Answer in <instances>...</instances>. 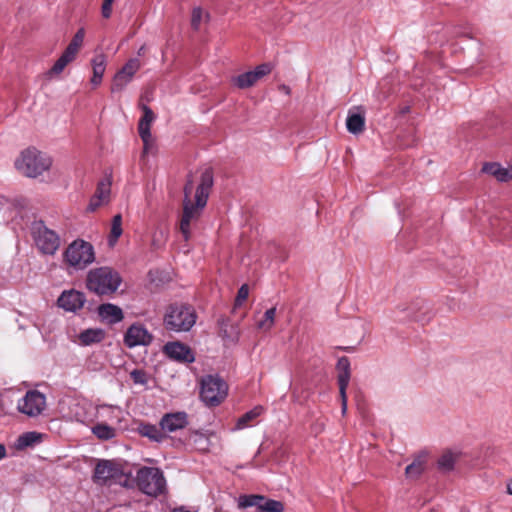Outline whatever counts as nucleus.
I'll use <instances>...</instances> for the list:
<instances>
[{
  "instance_id": "35",
  "label": "nucleus",
  "mask_w": 512,
  "mask_h": 512,
  "mask_svg": "<svg viewBox=\"0 0 512 512\" xmlns=\"http://www.w3.org/2000/svg\"><path fill=\"white\" fill-rule=\"evenodd\" d=\"M456 459L457 456L455 454L446 452L438 459V468L446 472L451 471L454 468Z\"/></svg>"
},
{
  "instance_id": "3",
  "label": "nucleus",
  "mask_w": 512,
  "mask_h": 512,
  "mask_svg": "<svg viewBox=\"0 0 512 512\" xmlns=\"http://www.w3.org/2000/svg\"><path fill=\"white\" fill-rule=\"evenodd\" d=\"M121 283L120 274L108 266L90 270L86 278L87 289L99 296L114 294Z\"/></svg>"
},
{
  "instance_id": "24",
  "label": "nucleus",
  "mask_w": 512,
  "mask_h": 512,
  "mask_svg": "<svg viewBox=\"0 0 512 512\" xmlns=\"http://www.w3.org/2000/svg\"><path fill=\"white\" fill-rule=\"evenodd\" d=\"M111 183L109 180H102L98 183L96 192L89 203V209L94 211L103 201L107 200L110 194Z\"/></svg>"
},
{
  "instance_id": "10",
  "label": "nucleus",
  "mask_w": 512,
  "mask_h": 512,
  "mask_svg": "<svg viewBox=\"0 0 512 512\" xmlns=\"http://www.w3.org/2000/svg\"><path fill=\"white\" fill-rule=\"evenodd\" d=\"M272 65L263 63L258 65L253 71L242 73L232 78V84L239 89H247L254 86L261 78L270 74Z\"/></svg>"
},
{
  "instance_id": "26",
  "label": "nucleus",
  "mask_w": 512,
  "mask_h": 512,
  "mask_svg": "<svg viewBox=\"0 0 512 512\" xmlns=\"http://www.w3.org/2000/svg\"><path fill=\"white\" fill-rule=\"evenodd\" d=\"M106 334L101 328H89L79 334V341L84 346L100 343L104 340Z\"/></svg>"
},
{
  "instance_id": "19",
  "label": "nucleus",
  "mask_w": 512,
  "mask_h": 512,
  "mask_svg": "<svg viewBox=\"0 0 512 512\" xmlns=\"http://www.w3.org/2000/svg\"><path fill=\"white\" fill-rule=\"evenodd\" d=\"M188 424V414L184 411L166 413L162 416L159 422V426L162 427V430L166 435L167 433L184 429Z\"/></svg>"
},
{
  "instance_id": "44",
  "label": "nucleus",
  "mask_w": 512,
  "mask_h": 512,
  "mask_svg": "<svg viewBox=\"0 0 512 512\" xmlns=\"http://www.w3.org/2000/svg\"><path fill=\"white\" fill-rule=\"evenodd\" d=\"M78 52H79L78 49L68 45L66 47V49L63 51V53L61 54V56H63L65 59H67V61H69L71 63L76 58Z\"/></svg>"
},
{
  "instance_id": "46",
  "label": "nucleus",
  "mask_w": 512,
  "mask_h": 512,
  "mask_svg": "<svg viewBox=\"0 0 512 512\" xmlns=\"http://www.w3.org/2000/svg\"><path fill=\"white\" fill-rule=\"evenodd\" d=\"M192 187H193V181H192V179H189L187 181V183L185 184L184 189H183V191H184V199H183V201H191L190 200V195H191V192H192Z\"/></svg>"
},
{
  "instance_id": "8",
  "label": "nucleus",
  "mask_w": 512,
  "mask_h": 512,
  "mask_svg": "<svg viewBox=\"0 0 512 512\" xmlns=\"http://www.w3.org/2000/svg\"><path fill=\"white\" fill-rule=\"evenodd\" d=\"M64 259L70 266L83 269L94 262V248L89 242L75 240L66 248Z\"/></svg>"
},
{
  "instance_id": "2",
  "label": "nucleus",
  "mask_w": 512,
  "mask_h": 512,
  "mask_svg": "<svg viewBox=\"0 0 512 512\" xmlns=\"http://www.w3.org/2000/svg\"><path fill=\"white\" fill-rule=\"evenodd\" d=\"M197 314L194 307L187 303H172L167 306L163 326L167 331L188 332L195 325Z\"/></svg>"
},
{
  "instance_id": "16",
  "label": "nucleus",
  "mask_w": 512,
  "mask_h": 512,
  "mask_svg": "<svg viewBox=\"0 0 512 512\" xmlns=\"http://www.w3.org/2000/svg\"><path fill=\"white\" fill-rule=\"evenodd\" d=\"M164 352L170 359L180 363L189 364L195 361L194 351L188 345L179 341L166 343Z\"/></svg>"
},
{
  "instance_id": "25",
  "label": "nucleus",
  "mask_w": 512,
  "mask_h": 512,
  "mask_svg": "<svg viewBox=\"0 0 512 512\" xmlns=\"http://www.w3.org/2000/svg\"><path fill=\"white\" fill-rule=\"evenodd\" d=\"M336 369L338 371L337 382L339 388H347L351 377L349 358L346 356L340 357L337 361Z\"/></svg>"
},
{
  "instance_id": "12",
  "label": "nucleus",
  "mask_w": 512,
  "mask_h": 512,
  "mask_svg": "<svg viewBox=\"0 0 512 512\" xmlns=\"http://www.w3.org/2000/svg\"><path fill=\"white\" fill-rule=\"evenodd\" d=\"M141 62L138 58L129 59L125 65L115 74L111 85L112 92L122 91L140 69Z\"/></svg>"
},
{
  "instance_id": "14",
  "label": "nucleus",
  "mask_w": 512,
  "mask_h": 512,
  "mask_svg": "<svg viewBox=\"0 0 512 512\" xmlns=\"http://www.w3.org/2000/svg\"><path fill=\"white\" fill-rule=\"evenodd\" d=\"M143 115L138 123L139 136L143 142V152L148 153L153 146V138L151 135V124L155 120V114L152 109L143 104L141 106Z\"/></svg>"
},
{
  "instance_id": "11",
  "label": "nucleus",
  "mask_w": 512,
  "mask_h": 512,
  "mask_svg": "<svg viewBox=\"0 0 512 512\" xmlns=\"http://www.w3.org/2000/svg\"><path fill=\"white\" fill-rule=\"evenodd\" d=\"M173 446L176 448L185 446L191 450L206 453L210 449V439L208 435L202 432L190 431L183 439L179 438L177 440H173Z\"/></svg>"
},
{
  "instance_id": "51",
  "label": "nucleus",
  "mask_w": 512,
  "mask_h": 512,
  "mask_svg": "<svg viewBox=\"0 0 512 512\" xmlns=\"http://www.w3.org/2000/svg\"><path fill=\"white\" fill-rule=\"evenodd\" d=\"M504 236H505V237H509V236H510V234H509V233H504Z\"/></svg>"
},
{
  "instance_id": "36",
  "label": "nucleus",
  "mask_w": 512,
  "mask_h": 512,
  "mask_svg": "<svg viewBox=\"0 0 512 512\" xmlns=\"http://www.w3.org/2000/svg\"><path fill=\"white\" fill-rule=\"evenodd\" d=\"M276 315V308L272 307L264 313V319L259 321L258 327L261 329L268 330L270 329L274 324V318Z\"/></svg>"
},
{
  "instance_id": "21",
  "label": "nucleus",
  "mask_w": 512,
  "mask_h": 512,
  "mask_svg": "<svg viewBox=\"0 0 512 512\" xmlns=\"http://www.w3.org/2000/svg\"><path fill=\"white\" fill-rule=\"evenodd\" d=\"M137 431L141 436L147 437L149 440L157 443L163 442L168 437V435L163 432L162 427H157L154 424L146 422L140 423Z\"/></svg>"
},
{
  "instance_id": "34",
  "label": "nucleus",
  "mask_w": 512,
  "mask_h": 512,
  "mask_svg": "<svg viewBox=\"0 0 512 512\" xmlns=\"http://www.w3.org/2000/svg\"><path fill=\"white\" fill-rule=\"evenodd\" d=\"M40 439V434L36 432H26L20 435L16 441L17 449H24L26 447L32 446Z\"/></svg>"
},
{
  "instance_id": "9",
  "label": "nucleus",
  "mask_w": 512,
  "mask_h": 512,
  "mask_svg": "<svg viewBox=\"0 0 512 512\" xmlns=\"http://www.w3.org/2000/svg\"><path fill=\"white\" fill-rule=\"evenodd\" d=\"M239 507H255V512H283L284 503L279 500L270 499L264 495L251 494L239 497Z\"/></svg>"
},
{
  "instance_id": "39",
  "label": "nucleus",
  "mask_w": 512,
  "mask_h": 512,
  "mask_svg": "<svg viewBox=\"0 0 512 512\" xmlns=\"http://www.w3.org/2000/svg\"><path fill=\"white\" fill-rule=\"evenodd\" d=\"M70 62L67 61L63 56H60L58 60L54 63L52 68L49 70L50 75H58L60 74L64 68L69 64Z\"/></svg>"
},
{
  "instance_id": "33",
  "label": "nucleus",
  "mask_w": 512,
  "mask_h": 512,
  "mask_svg": "<svg viewBox=\"0 0 512 512\" xmlns=\"http://www.w3.org/2000/svg\"><path fill=\"white\" fill-rule=\"evenodd\" d=\"M122 232V216L121 214H116L112 219L111 230L108 239L109 244L114 245L122 235Z\"/></svg>"
},
{
  "instance_id": "49",
  "label": "nucleus",
  "mask_w": 512,
  "mask_h": 512,
  "mask_svg": "<svg viewBox=\"0 0 512 512\" xmlns=\"http://www.w3.org/2000/svg\"><path fill=\"white\" fill-rule=\"evenodd\" d=\"M145 51H146V46H145V45H142V46L138 49L137 54H138L139 56H142V55H144V54H145Z\"/></svg>"
},
{
  "instance_id": "4",
  "label": "nucleus",
  "mask_w": 512,
  "mask_h": 512,
  "mask_svg": "<svg viewBox=\"0 0 512 512\" xmlns=\"http://www.w3.org/2000/svg\"><path fill=\"white\" fill-rule=\"evenodd\" d=\"M136 483L138 489L150 497L157 498L166 491L164 474L156 467L140 468L137 471Z\"/></svg>"
},
{
  "instance_id": "1",
  "label": "nucleus",
  "mask_w": 512,
  "mask_h": 512,
  "mask_svg": "<svg viewBox=\"0 0 512 512\" xmlns=\"http://www.w3.org/2000/svg\"><path fill=\"white\" fill-rule=\"evenodd\" d=\"M213 183V171L211 168H207L202 172L200 183L196 188L195 205L191 201H183V213L180 219L179 230L185 241H188L191 237V222L200 217L201 211L207 204Z\"/></svg>"
},
{
  "instance_id": "28",
  "label": "nucleus",
  "mask_w": 512,
  "mask_h": 512,
  "mask_svg": "<svg viewBox=\"0 0 512 512\" xmlns=\"http://www.w3.org/2000/svg\"><path fill=\"white\" fill-rule=\"evenodd\" d=\"M92 433L102 441H108L116 437L117 430L107 423H97L92 427Z\"/></svg>"
},
{
  "instance_id": "7",
  "label": "nucleus",
  "mask_w": 512,
  "mask_h": 512,
  "mask_svg": "<svg viewBox=\"0 0 512 512\" xmlns=\"http://www.w3.org/2000/svg\"><path fill=\"white\" fill-rule=\"evenodd\" d=\"M32 239L42 254L54 255L60 247V237L52 229L48 228L44 221L37 220L31 223Z\"/></svg>"
},
{
  "instance_id": "27",
  "label": "nucleus",
  "mask_w": 512,
  "mask_h": 512,
  "mask_svg": "<svg viewBox=\"0 0 512 512\" xmlns=\"http://www.w3.org/2000/svg\"><path fill=\"white\" fill-rule=\"evenodd\" d=\"M347 130L354 134H360L365 128V117L363 113L349 112L346 119Z\"/></svg>"
},
{
  "instance_id": "32",
  "label": "nucleus",
  "mask_w": 512,
  "mask_h": 512,
  "mask_svg": "<svg viewBox=\"0 0 512 512\" xmlns=\"http://www.w3.org/2000/svg\"><path fill=\"white\" fill-rule=\"evenodd\" d=\"M217 325L219 328V336L224 340H233L235 336L234 327L229 324V319L227 317L221 316L217 320Z\"/></svg>"
},
{
  "instance_id": "22",
  "label": "nucleus",
  "mask_w": 512,
  "mask_h": 512,
  "mask_svg": "<svg viewBox=\"0 0 512 512\" xmlns=\"http://www.w3.org/2000/svg\"><path fill=\"white\" fill-rule=\"evenodd\" d=\"M482 172L495 177L501 182H507L512 179V169L504 168L496 162L485 163L482 167Z\"/></svg>"
},
{
  "instance_id": "6",
  "label": "nucleus",
  "mask_w": 512,
  "mask_h": 512,
  "mask_svg": "<svg viewBox=\"0 0 512 512\" xmlns=\"http://www.w3.org/2000/svg\"><path fill=\"white\" fill-rule=\"evenodd\" d=\"M228 394L227 383L218 375H206L201 379L200 398L208 407L220 405Z\"/></svg>"
},
{
  "instance_id": "13",
  "label": "nucleus",
  "mask_w": 512,
  "mask_h": 512,
  "mask_svg": "<svg viewBox=\"0 0 512 512\" xmlns=\"http://www.w3.org/2000/svg\"><path fill=\"white\" fill-rule=\"evenodd\" d=\"M152 341L153 335L141 323L132 324L124 335V344L129 348L148 346Z\"/></svg>"
},
{
  "instance_id": "29",
  "label": "nucleus",
  "mask_w": 512,
  "mask_h": 512,
  "mask_svg": "<svg viewBox=\"0 0 512 512\" xmlns=\"http://www.w3.org/2000/svg\"><path fill=\"white\" fill-rule=\"evenodd\" d=\"M424 303L422 301H416L411 303L407 308L403 309V311H407V317L418 322H423L426 320V311L424 309Z\"/></svg>"
},
{
  "instance_id": "5",
  "label": "nucleus",
  "mask_w": 512,
  "mask_h": 512,
  "mask_svg": "<svg viewBox=\"0 0 512 512\" xmlns=\"http://www.w3.org/2000/svg\"><path fill=\"white\" fill-rule=\"evenodd\" d=\"M52 162L49 157L35 148H28L16 160V168L27 177L35 178L47 171Z\"/></svg>"
},
{
  "instance_id": "42",
  "label": "nucleus",
  "mask_w": 512,
  "mask_h": 512,
  "mask_svg": "<svg viewBox=\"0 0 512 512\" xmlns=\"http://www.w3.org/2000/svg\"><path fill=\"white\" fill-rule=\"evenodd\" d=\"M84 37H85V30L84 28H80L78 29V31L75 33V35L73 36L71 42L68 44L76 49H80L82 44H83V41H84Z\"/></svg>"
},
{
  "instance_id": "15",
  "label": "nucleus",
  "mask_w": 512,
  "mask_h": 512,
  "mask_svg": "<svg viewBox=\"0 0 512 512\" xmlns=\"http://www.w3.org/2000/svg\"><path fill=\"white\" fill-rule=\"evenodd\" d=\"M44 407L45 397L37 390L28 391L18 404L19 411L28 416L39 415Z\"/></svg>"
},
{
  "instance_id": "45",
  "label": "nucleus",
  "mask_w": 512,
  "mask_h": 512,
  "mask_svg": "<svg viewBox=\"0 0 512 512\" xmlns=\"http://www.w3.org/2000/svg\"><path fill=\"white\" fill-rule=\"evenodd\" d=\"M347 388H339V394L341 398V408L342 413L345 414L347 410V394H346Z\"/></svg>"
},
{
  "instance_id": "50",
  "label": "nucleus",
  "mask_w": 512,
  "mask_h": 512,
  "mask_svg": "<svg viewBox=\"0 0 512 512\" xmlns=\"http://www.w3.org/2000/svg\"><path fill=\"white\" fill-rule=\"evenodd\" d=\"M507 493L512 495V480L507 483Z\"/></svg>"
},
{
  "instance_id": "40",
  "label": "nucleus",
  "mask_w": 512,
  "mask_h": 512,
  "mask_svg": "<svg viewBox=\"0 0 512 512\" xmlns=\"http://www.w3.org/2000/svg\"><path fill=\"white\" fill-rule=\"evenodd\" d=\"M70 62L67 61L63 56H60L58 60L54 63L52 68L49 70L50 75H58L60 74L64 68L69 64Z\"/></svg>"
},
{
  "instance_id": "18",
  "label": "nucleus",
  "mask_w": 512,
  "mask_h": 512,
  "mask_svg": "<svg viewBox=\"0 0 512 512\" xmlns=\"http://www.w3.org/2000/svg\"><path fill=\"white\" fill-rule=\"evenodd\" d=\"M85 302V294L74 289L63 291L57 299V305L68 312H77Z\"/></svg>"
},
{
  "instance_id": "43",
  "label": "nucleus",
  "mask_w": 512,
  "mask_h": 512,
  "mask_svg": "<svg viewBox=\"0 0 512 512\" xmlns=\"http://www.w3.org/2000/svg\"><path fill=\"white\" fill-rule=\"evenodd\" d=\"M114 0H103L101 13L103 18L108 19L112 14V4Z\"/></svg>"
},
{
  "instance_id": "31",
  "label": "nucleus",
  "mask_w": 512,
  "mask_h": 512,
  "mask_svg": "<svg viewBox=\"0 0 512 512\" xmlns=\"http://www.w3.org/2000/svg\"><path fill=\"white\" fill-rule=\"evenodd\" d=\"M264 411V408L260 405L255 406L250 411L244 413L241 417L238 418L236 423L237 429H243L250 425L252 421H254L257 417H259Z\"/></svg>"
},
{
  "instance_id": "48",
  "label": "nucleus",
  "mask_w": 512,
  "mask_h": 512,
  "mask_svg": "<svg viewBox=\"0 0 512 512\" xmlns=\"http://www.w3.org/2000/svg\"><path fill=\"white\" fill-rule=\"evenodd\" d=\"M7 455L6 446L4 444H0V460L5 458Z\"/></svg>"
},
{
  "instance_id": "38",
  "label": "nucleus",
  "mask_w": 512,
  "mask_h": 512,
  "mask_svg": "<svg viewBox=\"0 0 512 512\" xmlns=\"http://www.w3.org/2000/svg\"><path fill=\"white\" fill-rule=\"evenodd\" d=\"M130 377L136 384H142L145 385L148 382L147 373L142 369H134L130 373Z\"/></svg>"
},
{
  "instance_id": "47",
  "label": "nucleus",
  "mask_w": 512,
  "mask_h": 512,
  "mask_svg": "<svg viewBox=\"0 0 512 512\" xmlns=\"http://www.w3.org/2000/svg\"><path fill=\"white\" fill-rule=\"evenodd\" d=\"M279 90L284 92L286 95H290V93H291L290 87L285 84L280 85Z\"/></svg>"
},
{
  "instance_id": "30",
  "label": "nucleus",
  "mask_w": 512,
  "mask_h": 512,
  "mask_svg": "<svg viewBox=\"0 0 512 512\" xmlns=\"http://www.w3.org/2000/svg\"><path fill=\"white\" fill-rule=\"evenodd\" d=\"M426 460L425 456H418L409 464L405 469V474L408 478L417 479L425 469Z\"/></svg>"
},
{
  "instance_id": "23",
  "label": "nucleus",
  "mask_w": 512,
  "mask_h": 512,
  "mask_svg": "<svg viewBox=\"0 0 512 512\" xmlns=\"http://www.w3.org/2000/svg\"><path fill=\"white\" fill-rule=\"evenodd\" d=\"M93 75L91 77V84L97 87L101 84L103 75L106 70V57L104 54H98L91 60Z\"/></svg>"
},
{
  "instance_id": "20",
  "label": "nucleus",
  "mask_w": 512,
  "mask_h": 512,
  "mask_svg": "<svg viewBox=\"0 0 512 512\" xmlns=\"http://www.w3.org/2000/svg\"><path fill=\"white\" fill-rule=\"evenodd\" d=\"M97 312L101 321L109 325L117 324L124 319V313L122 309L112 303H104L99 305Z\"/></svg>"
},
{
  "instance_id": "37",
  "label": "nucleus",
  "mask_w": 512,
  "mask_h": 512,
  "mask_svg": "<svg viewBox=\"0 0 512 512\" xmlns=\"http://www.w3.org/2000/svg\"><path fill=\"white\" fill-rule=\"evenodd\" d=\"M248 295H249V287L247 284H243L237 292V296H236L235 302H234V309H236L237 307H240L242 305V303L248 298Z\"/></svg>"
},
{
  "instance_id": "17",
  "label": "nucleus",
  "mask_w": 512,
  "mask_h": 512,
  "mask_svg": "<svg viewBox=\"0 0 512 512\" xmlns=\"http://www.w3.org/2000/svg\"><path fill=\"white\" fill-rule=\"evenodd\" d=\"M120 474V469L113 461L99 460L94 469L93 481L99 485H106L109 480L116 479Z\"/></svg>"
},
{
  "instance_id": "41",
  "label": "nucleus",
  "mask_w": 512,
  "mask_h": 512,
  "mask_svg": "<svg viewBox=\"0 0 512 512\" xmlns=\"http://www.w3.org/2000/svg\"><path fill=\"white\" fill-rule=\"evenodd\" d=\"M202 14H203V11L200 7H195L192 10L191 27L196 31L199 30L200 23L202 20Z\"/></svg>"
}]
</instances>
